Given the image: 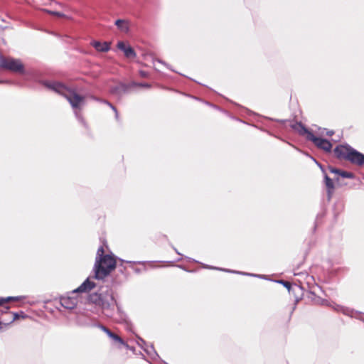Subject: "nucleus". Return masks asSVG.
<instances>
[{"label": "nucleus", "mask_w": 364, "mask_h": 364, "mask_svg": "<svg viewBox=\"0 0 364 364\" xmlns=\"http://www.w3.org/2000/svg\"><path fill=\"white\" fill-rule=\"evenodd\" d=\"M22 298V296H8L6 298H0V306L9 301H19Z\"/></svg>", "instance_id": "nucleus-16"}, {"label": "nucleus", "mask_w": 364, "mask_h": 364, "mask_svg": "<svg viewBox=\"0 0 364 364\" xmlns=\"http://www.w3.org/2000/svg\"><path fill=\"white\" fill-rule=\"evenodd\" d=\"M60 301L62 306L67 309H73L77 304V299L70 296H62Z\"/></svg>", "instance_id": "nucleus-7"}, {"label": "nucleus", "mask_w": 364, "mask_h": 364, "mask_svg": "<svg viewBox=\"0 0 364 364\" xmlns=\"http://www.w3.org/2000/svg\"><path fill=\"white\" fill-rule=\"evenodd\" d=\"M319 131H320L319 134L323 135V134H324V132L326 131V129H321L320 128Z\"/></svg>", "instance_id": "nucleus-28"}, {"label": "nucleus", "mask_w": 364, "mask_h": 364, "mask_svg": "<svg viewBox=\"0 0 364 364\" xmlns=\"http://www.w3.org/2000/svg\"><path fill=\"white\" fill-rule=\"evenodd\" d=\"M43 85L49 90L64 96L74 109L80 108L84 105L85 97L57 81H45Z\"/></svg>", "instance_id": "nucleus-3"}, {"label": "nucleus", "mask_w": 364, "mask_h": 364, "mask_svg": "<svg viewBox=\"0 0 364 364\" xmlns=\"http://www.w3.org/2000/svg\"><path fill=\"white\" fill-rule=\"evenodd\" d=\"M175 251L176 252V253H177L178 255H181V253H180V252H178L177 251V250H176V249H175Z\"/></svg>", "instance_id": "nucleus-35"}, {"label": "nucleus", "mask_w": 364, "mask_h": 364, "mask_svg": "<svg viewBox=\"0 0 364 364\" xmlns=\"http://www.w3.org/2000/svg\"><path fill=\"white\" fill-rule=\"evenodd\" d=\"M336 156L350 161L352 164L362 165L364 164V155L349 145H339L334 149Z\"/></svg>", "instance_id": "nucleus-4"}, {"label": "nucleus", "mask_w": 364, "mask_h": 364, "mask_svg": "<svg viewBox=\"0 0 364 364\" xmlns=\"http://www.w3.org/2000/svg\"><path fill=\"white\" fill-rule=\"evenodd\" d=\"M139 340H140V341H141L143 344H145V341H144L143 339L139 338Z\"/></svg>", "instance_id": "nucleus-33"}, {"label": "nucleus", "mask_w": 364, "mask_h": 364, "mask_svg": "<svg viewBox=\"0 0 364 364\" xmlns=\"http://www.w3.org/2000/svg\"><path fill=\"white\" fill-rule=\"evenodd\" d=\"M95 287V284L87 278L79 287L73 291V294L88 292Z\"/></svg>", "instance_id": "nucleus-8"}, {"label": "nucleus", "mask_w": 364, "mask_h": 364, "mask_svg": "<svg viewBox=\"0 0 364 364\" xmlns=\"http://www.w3.org/2000/svg\"><path fill=\"white\" fill-rule=\"evenodd\" d=\"M296 127H298V132L299 134L304 135L306 134V137L309 139V134L311 133L309 132L304 126H303L301 124H296Z\"/></svg>", "instance_id": "nucleus-17"}, {"label": "nucleus", "mask_w": 364, "mask_h": 364, "mask_svg": "<svg viewBox=\"0 0 364 364\" xmlns=\"http://www.w3.org/2000/svg\"><path fill=\"white\" fill-rule=\"evenodd\" d=\"M137 85H139L140 87H146V88H149L151 87V85L148 83H140V84H137Z\"/></svg>", "instance_id": "nucleus-25"}, {"label": "nucleus", "mask_w": 364, "mask_h": 364, "mask_svg": "<svg viewBox=\"0 0 364 364\" xmlns=\"http://www.w3.org/2000/svg\"><path fill=\"white\" fill-rule=\"evenodd\" d=\"M127 90V87L124 84H119L115 87L111 88V92L117 95H122L125 93Z\"/></svg>", "instance_id": "nucleus-14"}, {"label": "nucleus", "mask_w": 364, "mask_h": 364, "mask_svg": "<svg viewBox=\"0 0 364 364\" xmlns=\"http://www.w3.org/2000/svg\"><path fill=\"white\" fill-rule=\"evenodd\" d=\"M309 140L314 142V144L318 148L329 152L332 149V144L321 137L316 136L313 133L309 134Z\"/></svg>", "instance_id": "nucleus-6"}, {"label": "nucleus", "mask_w": 364, "mask_h": 364, "mask_svg": "<svg viewBox=\"0 0 364 364\" xmlns=\"http://www.w3.org/2000/svg\"><path fill=\"white\" fill-rule=\"evenodd\" d=\"M117 48L124 52L127 58H133L136 56V53L134 49L130 46H126L122 41L118 42Z\"/></svg>", "instance_id": "nucleus-10"}, {"label": "nucleus", "mask_w": 364, "mask_h": 364, "mask_svg": "<svg viewBox=\"0 0 364 364\" xmlns=\"http://www.w3.org/2000/svg\"><path fill=\"white\" fill-rule=\"evenodd\" d=\"M279 283L282 284L286 288H287L289 290L291 288V284L289 282H285L283 280L278 281Z\"/></svg>", "instance_id": "nucleus-23"}, {"label": "nucleus", "mask_w": 364, "mask_h": 364, "mask_svg": "<svg viewBox=\"0 0 364 364\" xmlns=\"http://www.w3.org/2000/svg\"><path fill=\"white\" fill-rule=\"evenodd\" d=\"M336 311H341L343 312L344 314H348V309H347L346 308L343 307V306H341L340 305H337V304H334L333 306H332Z\"/></svg>", "instance_id": "nucleus-18"}, {"label": "nucleus", "mask_w": 364, "mask_h": 364, "mask_svg": "<svg viewBox=\"0 0 364 364\" xmlns=\"http://www.w3.org/2000/svg\"><path fill=\"white\" fill-rule=\"evenodd\" d=\"M324 179L325 185L327 188L328 199L330 200L334 191V184L333 181L326 174H325Z\"/></svg>", "instance_id": "nucleus-12"}, {"label": "nucleus", "mask_w": 364, "mask_h": 364, "mask_svg": "<svg viewBox=\"0 0 364 364\" xmlns=\"http://www.w3.org/2000/svg\"><path fill=\"white\" fill-rule=\"evenodd\" d=\"M102 246L97 251L95 262L93 267L94 277L96 279H103L108 276L116 267V259L113 255H105Z\"/></svg>", "instance_id": "nucleus-2"}, {"label": "nucleus", "mask_w": 364, "mask_h": 364, "mask_svg": "<svg viewBox=\"0 0 364 364\" xmlns=\"http://www.w3.org/2000/svg\"><path fill=\"white\" fill-rule=\"evenodd\" d=\"M329 170L333 173H336V174L340 175V173H341V170L340 169H338V168H333V167H330Z\"/></svg>", "instance_id": "nucleus-24"}, {"label": "nucleus", "mask_w": 364, "mask_h": 364, "mask_svg": "<svg viewBox=\"0 0 364 364\" xmlns=\"http://www.w3.org/2000/svg\"><path fill=\"white\" fill-rule=\"evenodd\" d=\"M339 176H342L343 178H354V174L353 173L344 171H341Z\"/></svg>", "instance_id": "nucleus-19"}, {"label": "nucleus", "mask_w": 364, "mask_h": 364, "mask_svg": "<svg viewBox=\"0 0 364 364\" xmlns=\"http://www.w3.org/2000/svg\"><path fill=\"white\" fill-rule=\"evenodd\" d=\"M99 328H100L102 331H104L111 339H112L114 341L117 342L123 346H126V343L124 342V341L117 334L112 333L109 329H108L107 327L102 324H97L96 325Z\"/></svg>", "instance_id": "nucleus-9"}, {"label": "nucleus", "mask_w": 364, "mask_h": 364, "mask_svg": "<svg viewBox=\"0 0 364 364\" xmlns=\"http://www.w3.org/2000/svg\"><path fill=\"white\" fill-rule=\"evenodd\" d=\"M0 68L16 73H24V65L19 59L0 55Z\"/></svg>", "instance_id": "nucleus-5"}, {"label": "nucleus", "mask_w": 364, "mask_h": 364, "mask_svg": "<svg viewBox=\"0 0 364 364\" xmlns=\"http://www.w3.org/2000/svg\"><path fill=\"white\" fill-rule=\"evenodd\" d=\"M144 350L146 351V353L151 358H155V357L158 356L156 350H154V348H153L152 346H147L146 348H144Z\"/></svg>", "instance_id": "nucleus-15"}, {"label": "nucleus", "mask_w": 364, "mask_h": 364, "mask_svg": "<svg viewBox=\"0 0 364 364\" xmlns=\"http://www.w3.org/2000/svg\"><path fill=\"white\" fill-rule=\"evenodd\" d=\"M220 269L223 270V271L228 272H234V273L240 274H245V275H250V276H253V277H258V275L253 274H247V273H244V272H241L230 271L229 269Z\"/></svg>", "instance_id": "nucleus-20"}, {"label": "nucleus", "mask_w": 364, "mask_h": 364, "mask_svg": "<svg viewBox=\"0 0 364 364\" xmlns=\"http://www.w3.org/2000/svg\"><path fill=\"white\" fill-rule=\"evenodd\" d=\"M326 134L331 136L333 134V131H326Z\"/></svg>", "instance_id": "nucleus-27"}, {"label": "nucleus", "mask_w": 364, "mask_h": 364, "mask_svg": "<svg viewBox=\"0 0 364 364\" xmlns=\"http://www.w3.org/2000/svg\"><path fill=\"white\" fill-rule=\"evenodd\" d=\"M115 25L122 32H127L129 31V22L123 19H117L115 21Z\"/></svg>", "instance_id": "nucleus-13"}, {"label": "nucleus", "mask_w": 364, "mask_h": 364, "mask_svg": "<svg viewBox=\"0 0 364 364\" xmlns=\"http://www.w3.org/2000/svg\"><path fill=\"white\" fill-rule=\"evenodd\" d=\"M103 102L107 104V105H109L112 108V109L115 112V117H116V119H117L118 118V112H117V109L112 104H110L107 101L105 100V101H103Z\"/></svg>", "instance_id": "nucleus-21"}, {"label": "nucleus", "mask_w": 364, "mask_h": 364, "mask_svg": "<svg viewBox=\"0 0 364 364\" xmlns=\"http://www.w3.org/2000/svg\"><path fill=\"white\" fill-rule=\"evenodd\" d=\"M78 323L80 324V325H85L87 324L86 323H83V322H81L80 318L78 319Z\"/></svg>", "instance_id": "nucleus-29"}, {"label": "nucleus", "mask_w": 364, "mask_h": 364, "mask_svg": "<svg viewBox=\"0 0 364 364\" xmlns=\"http://www.w3.org/2000/svg\"><path fill=\"white\" fill-rule=\"evenodd\" d=\"M141 75L143 76V77H145L146 76V74L144 72L141 71Z\"/></svg>", "instance_id": "nucleus-30"}, {"label": "nucleus", "mask_w": 364, "mask_h": 364, "mask_svg": "<svg viewBox=\"0 0 364 364\" xmlns=\"http://www.w3.org/2000/svg\"><path fill=\"white\" fill-rule=\"evenodd\" d=\"M205 267H207V268H210V269H216L215 267H208V266H205Z\"/></svg>", "instance_id": "nucleus-34"}, {"label": "nucleus", "mask_w": 364, "mask_h": 364, "mask_svg": "<svg viewBox=\"0 0 364 364\" xmlns=\"http://www.w3.org/2000/svg\"><path fill=\"white\" fill-rule=\"evenodd\" d=\"M122 262H125L127 263H135L134 262H131V261H124V260H122Z\"/></svg>", "instance_id": "nucleus-32"}, {"label": "nucleus", "mask_w": 364, "mask_h": 364, "mask_svg": "<svg viewBox=\"0 0 364 364\" xmlns=\"http://www.w3.org/2000/svg\"><path fill=\"white\" fill-rule=\"evenodd\" d=\"M89 301L101 307L106 316L112 318L119 323L126 321V315L118 305L112 289L101 294H92L89 296Z\"/></svg>", "instance_id": "nucleus-1"}, {"label": "nucleus", "mask_w": 364, "mask_h": 364, "mask_svg": "<svg viewBox=\"0 0 364 364\" xmlns=\"http://www.w3.org/2000/svg\"><path fill=\"white\" fill-rule=\"evenodd\" d=\"M53 14L57 15V16H62L60 13L55 12Z\"/></svg>", "instance_id": "nucleus-31"}, {"label": "nucleus", "mask_w": 364, "mask_h": 364, "mask_svg": "<svg viewBox=\"0 0 364 364\" xmlns=\"http://www.w3.org/2000/svg\"><path fill=\"white\" fill-rule=\"evenodd\" d=\"M19 316H18V313H14V318H13V321L14 320H16L17 318H18Z\"/></svg>", "instance_id": "nucleus-26"}, {"label": "nucleus", "mask_w": 364, "mask_h": 364, "mask_svg": "<svg viewBox=\"0 0 364 364\" xmlns=\"http://www.w3.org/2000/svg\"><path fill=\"white\" fill-rule=\"evenodd\" d=\"M75 116L77 117V119L82 123L84 125H85V123L84 122V119L82 117V114H80V112H77V111H75Z\"/></svg>", "instance_id": "nucleus-22"}, {"label": "nucleus", "mask_w": 364, "mask_h": 364, "mask_svg": "<svg viewBox=\"0 0 364 364\" xmlns=\"http://www.w3.org/2000/svg\"><path fill=\"white\" fill-rule=\"evenodd\" d=\"M91 45L99 52H107L110 49V43L107 42L93 41Z\"/></svg>", "instance_id": "nucleus-11"}, {"label": "nucleus", "mask_w": 364, "mask_h": 364, "mask_svg": "<svg viewBox=\"0 0 364 364\" xmlns=\"http://www.w3.org/2000/svg\"><path fill=\"white\" fill-rule=\"evenodd\" d=\"M1 82V81H0V83Z\"/></svg>", "instance_id": "nucleus-36"}]
</instances>
